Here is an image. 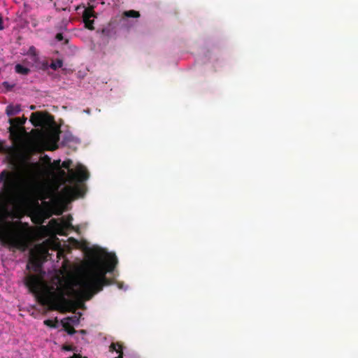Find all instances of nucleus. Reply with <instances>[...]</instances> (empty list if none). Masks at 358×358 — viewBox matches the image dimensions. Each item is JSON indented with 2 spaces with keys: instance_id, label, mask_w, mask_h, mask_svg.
Listing matches in <instances>:
<instances>
[{
  "instance_id": "nucleus-1",
  "label": "nucleus",
  "mask_w": 358,
  "mask_h": 358,
  "mask_svg": "<svg viewBox=\"0 0 358 358\" xmlns=\"http://www.w3.org/2000/svg\"><path fill=\"white\" fill-rule=\"evenodd\" d=\"M117 264V257L111 253L106 255L104 263L98 260L92 262L78 282L80 289L73 290L76 296L88 301L104 286L112 285L113 280L108 278L106 274L113 272Z\"/></svg>"
},
{
  "instance_id": "nucleus-2",
  "label": "nucleus",
  "mask_w": 358,
  "mask_h": 358,
  "mask_svg": "<svg viewBox=\"0 0 358 358\" xmlns=\"http://www.w3.org/2000/svg\"><path fill=\"white\" fill-rule=\"evenodd\" d=\"M24 284L34 294L37 301L50 310L65 311L73 306V302L66 298V293L63 289L51 287L42 289L43 281L37 275H28L24 278Z\"/></svg>"
},
{
  "instance_id": "nucleus-3",
  "label": "nucleus",
  "mask_w": 358,
  "mask_h": 358,
  "mask_svg": "<svg viewBox=\"0 0 358 358\" xmlns=\"http://www.w3.org/2000/svg\"><path fill=\"white\" fill-rule=\"evenodd\" d=\"M10 217L8 207L0 203V243L10 249L25 251L27 248L28 233L22 228L20 221L11 222L7 220Z\"/></svg>"
},
{
  "instance_id": "nucleus-4",
  "label": "nucleus",
  "mask_w": 358,
  "mask_h": 358,
  "mask_svg": "<svg viewBox=\"0 0 358 358\" xmlns=\"http://www.w3.org/2000/svg\"><path fill=\"white\" fill-rule=\"evenodd\" d=\"M32 164L27 169V176L20 177L18 175L3 170L0 173V183H2V194L6 198L26 195L32 187Z\"/></svg>"
},
{
  "instance_id": "nucleus-5",
  "label": "nucleus",
  "mask_w": 358,
  "mask_h": 358,
  "mask_svg": "<svg viewBox=\"0 0 358 358\" xmlns=\"http://www.w3.org/2000/svg\"><path fill=\"white\" fill-rule=\"evenodd\" d=\"M72 164L73 162L71 159H67L62 162V166L68 170V181L76 185L74 186L67 185L64 187L62 192L66 196L73 195L83 196L84 191L79 183L88 180L90 173L87 168L81 164H78L75 169H71Z\"/></svg>"
},
{
  "instance_id": "nucleus-6",
  "label": "nucleus",
  "mask_w": 358,
  "mask_h": 358,
  "mask_svg": "<svg viewBox=\"0 0 358 358\" xmlns=\"http://www.w3.org/2000/svg\"><path fill=\"white\" fill-rule=\"evenodd\" d=\"M53 121V116L46 112L32 113L30 117V122L34 127L48 125Z\"/></svg>"
},
{
  "instance_id": "nucleus-7",
  "label": "nucleus",
  "mask_w": 358,
  "mask_h": 358,
  "mask_svg": "<svg viewBox=\"0 0 358 358\" xmlns=\"http://www.w3.org/2000/svg\"><path fill=\"white\" fill-rule=\"evenodd\" d=\"M26 121L27 118L25 117L9 119L8 122L10 126L8 128V132L10 133V138L15 139L18 137L17 127L24 124Z\"/></svg>"
},
{
  "instance_id": "nucleus-8",
  "label": "nucleus",
  "mask_w": 358,
  "mask_h": 358,
  "mask_svg": "<svg viewBox=\"0 0 358 358\" xmlns=\"http://www.w3.org/2000/svg\"><path fill=\"white\" fill-rule=\"evenodd\" d=\"M110 352H116L118 354V356L114 358H122L123 357V351H122V345L119 343H112L109 347Z\"/></svg>"
},
{
  "instance_id": "nucleus-9",
  "label": "nucleus",
  "mask_w": 358,
  "mask_h": 358,
  "mask_svg": "<svg viewBox=\"0 0 358 358\" xmlns=\"http://www.w3.org/2000/svg\"><path fill=\"white\" fill-rule=\"evenodd\" d=\"M21 110V108L20 105L13 106L10 104L7 106L6 108V113L8 116H13L16 114H18Z\"/></svg>"
},
{
  "instance_id": "nucleus-10",
  "label": "nucleus",
  "mask_w": 358,
  "mask_h": 358,
  "mask_svg": "<svg viewBox=\"0 0 358 358\" xmlns=\"http://www.w3.org/2000/svg\"><path fill=\"white\" fill-rule=\"evenodd\" d=\"M15 72L21 75H27L30 72V69L27 67L22 66V64H17L15 66Z\"/></svg>"
},
{
  "instance_id": "nucleus-11",
  "label": "nucleus",
  "mask_w": 358,
  "mask_h": 358,
  "mask_svg": "<svg viewBox=\"0 0 358 358\" xmlns=\"http://www.w3.org/2000/svg\"><path fill=\"white\" fill-rule=\"evenodd\" d=\"M92 17H95L93 8H85L83 13V20H87Z\"/></svg>"
},
{
  "instance_id": "nucleus-12",
  "label": "nucleus",
  "mask_w": 358,
  "mask_h": 358,
  "mask_svg": "<svg viewBox=\"0 0 358 358\" xmlns=\"http://www.w3.org/2000/svg\"><path fill=\"white\" fill-rule=\"evenodd\" d=\"M62 324L68 334L73 335L76 333L75 329L69 322L62 321Z\"/></svg>"
},
{
  "instance_id": "nucleus-13",
  "label": "nucleus",
  "mask_w": 358,
  "mask_h": 358,
  "mask_svg": "<svg viewBox=\"0 0 358 358\" xmlns=\"http://www.w3.org/2000/svg\"><path fill=\"white\" fill-rule=\"evenodd\" d=\"M63 66V62L61 59H57L55 61H53L50 64V67L52 70H57L59 68H61Z\"/></svg>"
},
{
  "instance_id": "nucleus-14",
  "label": "nucleus",
  "mask_w": 358,
  "mask_h": 358,
  "mask_svg": "<svg viewBox=\"0 0 358 358\" xmlns=\"http://www.w3.org/2000/svg\"><path fill=\"white\" fill-rule=\"evenodd\" d=\"M124 15L127 17H138L140 16V13L138 11L130 10L128 11H125L124 13Z\"/></svg>"
},
{
  "instance_id": "nucleus-15",
  "label": "nucleus",
  "mask_w": 358,
  "mask_h": 358,
  "mask_svg": "<svg viewBox=\"0 0 358 358\" xmlns=\"http://www.w3.org/2000/svg\"><path fill=\"white\" fill-rule=\"evenodd\" d=\"M29 263L31 264L36 269H38L41 266V262L38 257H31Z\"/></svg>"
},
{
  "instance_id": "nucleus-16",
  "label": "nucleus",
  "mask_w": 358,
  "mask_h": 358,
  "mask_svg": "<svg viewBox=\"0 0 358 358\" xmlns=\"http://www.w3.org/2000/svg\"><path fill=\"white\" fill-rule=\"evenodd\" d=\"M85 23V27L90 29V30H94V20L87 19V20H83Z\"/></svg>"
},
{
  "instance_id": "nucleus-17",
  "label": "nucleus",
  "mask_w": 358,
  "mask_h": 358,
  "mask_svg": "<svg viewBox=\"0 0 358 358\" xmlns=\"http://www.w3.org/2000/svg\"><path fill=\"white\" fill-rule=\"evenodd\" d=\"M44 324L50 327H56L57 321H53L51 320H46L44 321Z\"/></svg>"
},
{
  "instance_id": "nucleus-18",
  "label": "nucleus",
  "mask_w": 358,
  "mask_h": 358,
  "mask_svg": "<svg viewBox=\"0 0 358 358\" xmlns=\"http://www.w3.org/2000/svg\"><path fill=\"white\" fill-rule=\"evenodd\" d=\"M2 85L6 89L7 91H10L14 87V85H10L8 82L4 81Z\"/></svg>"
},
{
  "instance_id": "nucleus-19",
  "label": "nucleus",
  "mask_w": 358,
  "mask_h": 358,
  "mask_svg": "<svg viewBox=\"0 0 358 358\" xmlns=\"http://www.w3.org/2000/svg\"><path fill=\"white\" fill-rule=\"evenodd\" d=\"M29 53L34 56L36 55V50L34 46H31L29 49Z\"/></svg>"
},
{
  "instance_id": "nucleus-20",
  "label": "nucleus",
  "mask_w": 358,
  "mask_h": 358,
  "mask_svg": "<svg viewBox=\"0 0 358 358\" xmlns=\"http://www.w3.org/2000/svg\"><path fill=\"white\" fill-rule=\"evenodd\" d=\"M55 38L58 41H63L64 39V36H63V34L62 33H58L56 34V36H55Z\"/></svg>"
},
{
  "instance_id": "nucleus-21",
  "label": "nucleus",
  "mask_w": 358,
  "mask_h": 358,
  "mask_svg": "<svg viewBox=\"0 0 358 358\" xmlns=\"http://www.w3.org/2000/svg\"><path fill=\"white\" fill-rule=\"evenodd\" d=\"M69 358H87L86 357H83L82 355H80V354H73V356L70 357Z\"/></svg>"
},
{
  "instance_id": "nucleus-22",
  "label": "nucleus",
  "mask_w": 358,
  "mask_h": 358,
  "mask_svg": "<svg viewBox=\"0 0 358 358\" xmlns=\"http://www.w3.org/2000/svg\"><path fill=\"white\" fill-rule=\"evenodd\" d=\"M66 320H70V321H71V322H73V323H76V322H78V320L76 318V317H67Z\"/></svg>"
},
{
  "instance_id": "nucleus-23",
  "label": "nucleus",
  "mask_w": 358,
  "mask_h": 358,
  "mask_svg": "<svg viewBox=\"0 0 358 358\" xmlns=\"http://www.w3.org/2000/svg\"><path fill=\"white\" fill-rule=\"evenodd\" d=\"M63 349H64V350H66V351H71V350H73V348H72V346H71V345H64V346L63 347Z\"/></svg>"
},
{
  "instance_id": "nucleus-24",
  "label": "nucleus",
  "mask_w": 358,
  "mask_h": 358,
  "mask_svg": "<svg viewBox=\"0 0 358 358\" xmlns=\"http://www.w3.org/2000/svg\"><path fill=\"white\" fill-rule=\"evenodd\" d=\"M3 29H4V27H3V25L2 16L0 14V30H3Z\"/></svg>"
},
{
  "instance_id": "nucleus-25",
  "label": "nucleus",
  "mask_w": 358,
  "mask_h": 358,
  "mask_svg": "<svg viewBox=\"0 0 358 358\" xmlns=\"http://www.w3.org/2000/svg\"><path fill=\"white\" fill-rule=\"evenodd\" d=\"M59 174L61 175V176H62V178H65V177H66V172H65V171H64V170H60V171H59Z\"/></svg>"
},
{
  "instance_id": "nucleus-26",
  "label": "nucleus",
  "mask_w": 358,
  "mask_h": 358,
  "mask_svg": "<svg viewBox=\"0 0 358 358\" xmlns=\"http://www.w3.org/2000/svg\"><path fill=\"white\" fill-rule=\"evenodd\" d=\"M6 149L3 146V143L0 142V151H4Z\"/></svg>"
},
{
  "instance_id": "nucleus-27",
  "label": "nucleus",
  "mask_w": 358,
  "mask_h": 358,
  "mask_svg": "<svg viewBox=\"0 0 358 358\" xmlns=\"http://www.w3.org/2000/svg\"><path fill=\"white\" fill-rule=\"evenodd\" d=\"M35 108H36L35 106H31V107H30L31 110H34Z\"/></svg>"
},
{
  "instance_id": "nucleus-28",
  "label": "nucleus",
  "mask_w": 358,
  "mask_h": 358,
  "mask_svg": "<svg viewBox=\"0 0 358 358\" xmlns=\"http://www.w3.org/2000/svg\"><path fill=\"white\" fill-rule=\"evenodd\" d=\"M58 234H59V235H62V234H63V233H62V232H58Z\"/></svg>"
},
{
  "instance_id": "nucleus-29",
  "label": "nucleus",
  "mask_w": 358,
  "mask_h": 358,
  "mask_svg": "<svg viewBox=\"0 0 358 358\" xmlns=\"http://www.w3.org/2000/svg\"><path fill=\"white\" fill-rule=\"evenodd\" d=\"M68 43V40H65L64 43Z\"/></svg>"
}]
</instances>
